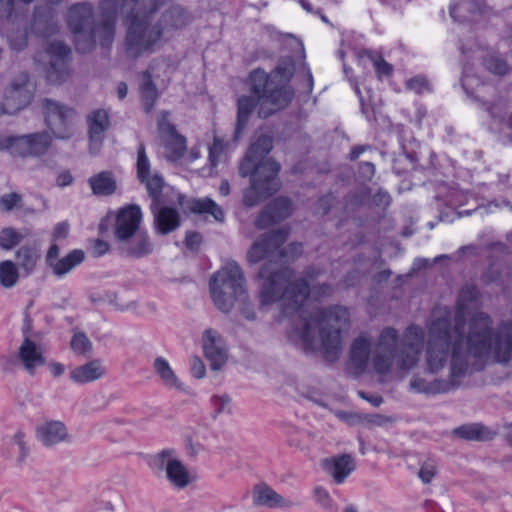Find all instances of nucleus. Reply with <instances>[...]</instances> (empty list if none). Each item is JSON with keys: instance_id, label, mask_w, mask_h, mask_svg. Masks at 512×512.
Returning a JSON list of instances; mask_svg holds the SVG:
<instances>
[{"instance_id": "f257e3e1", "label": "nucleus", "mask_w": 512, "mask_h": 512, "mask_svg": "<svg viewBox=\"0 0 512 512\" xmlns=\"http://www.w3.org/2000/svg\"><path fill=\"white\" fill-rule=\"evenodd\" d=\"M492 324L488 314L478 312L470 319L465 337L466 318L463 310H457L453 319L449 313L433 319L428 327L426 349L430 371L440 370L449 356L454 379L481 370L482 365L476 366V363L491 353L497 362H509L512 359V321L502 322L496 331Z\"/></svg>"}, {"instance_id": "f03ea898", "label": "nucleus", "mask_w": 512, "mask_h": 512, "mask_svg": "<svg viewBox=\"0 0 512 512\" xmlns=\"http://www.w3.org/2000/svg\"><path fill=\"white\" fill-rule=\"evenodd\" d=\"M316 275L317 273L308 268L304 277L294 279L295 271L291 267L276 261H266L258 272V278L262 281L259 288V301L262 307L281 301V316H296L301 321V325H296L294 330L306 352L316 350L315 329L317 328L324 357L332 362L339 357L341 331L348 324L349 311L335 305L317 309L309 317L307 316L304 304L311 293L308 278L313 279Z\"/></svg>"}, {"instance_id": "7ed1b4c3", "label": "nucleus", "mask_w": 512, "mask_h": 512, "mask_svg": "<svg viewBox=\"0 0 512 512\" xmlns=\"http://www.w3.org/2000/svg\"><path fill=\"white\" fill-rule=\"evenodd\" d=\"M250 92L237 99V117L233 139L237 141L246 129L248 122L258 106L259 118L266 119L287 107L294 98L291 86L279 85L261 69L253 70L249 75Z\"/></svg>"}, {"instance_id": "20e7f679", "label": "nucleus", "mask_w": 512, "mask_h": 512, "mask_svg": "<svg viewBox=\"0 0 512 512\" xmlns=\"http://www.w3.org/2000/svg\"><path fill=\"white\" fill-rule=\"evenodd\" d=\"M143 11L130 7V54L134 51L138 56L152 52L153 46L160 40L164 31L182 29L192 21L191 14L180 5H172L166 9L157 23L152 24L155 13L164 5L151 11L145 4Z\"/></svg>"}, {"instance_id": "39448f33", "label": "nucleus", "mask_w": 512, "mask_h": 512, "mask_svg": "<svg viewBox=\"0 0 512 512\" xmlns=\"http://www.w3.org/2000/svg\"><path fill=\"white\" fill-rule=\"evenodd\" d=\"M149 198L153 227L159 235H168L180 227L181 216L175 205L195 214L209 213L218 222H223L225 218L224 211L212 199H189L174 187L166 188Z\"/></svg>"}, {"instance_id": "423d86ee", "label": "nucleus", "mask_w": 512, "mask_h": 512, "mask_svg": "<svg viewBox=\"0 0 512 512\" xmlns=\"http://www.w3.org/2000/svg\"><path fill=\"white\" fill-rule=\"evenodd\" d=\"M423 342V330L417 325H410L406 329L400 345L396 329H383L372 358L374 371L380 375L386 374L393 364L403 371L411 369L419 360Z\"/></svg>"}, {"instance_id": "0eeeda50", "label": "nucleus", "mask_w": 512, "mask_h": 512, "mask_svg": "<svg viewBox=\"0 0 512 512\" xmlns=\"http://www.w3.org/2000/svg\"><path fill=\"white\" fill-rule=\"evenodd\" d=\"M209 291L217 309L229 313L235 301L245 294L241 267L235 261L228 262L210 278Z\"/></svg>"}, {"instance_id": "6e6552de", "label": "nucleus", "mask_w": 512, "mask_h": 512, "mask_svg": "<svg viewBox=\"0 0 512 512\" xmlns=\"http://www.w3.org/2000/svg\"><path fill=\"white\" fill-rule=\"evenodd\" d=\"M67 24L74 36L75 48L80 53L92 51L96 43L103 47L102 33L94 20L92 4L82 2L72 5L67 14Z\"/></svg>"}, {"instance_id": "1a4fd4ad", "label": "nucleus", "mask_w": 512, "mask_h": 512, "mask_svg": "<svg viewBox=\"0 0 512 512\" xmlns=\"http://www.w3.org/2000/svg\"><path fill=\"white\" fill-rule=\"evenodd\" d=\"M287 237L288 232L283 228L264 233L249 249L247 260L255 264L277 251L279 256L283 258L299 256L302 253V245L300 243H291L287 248L280 250Z\"/></svg>"}, {"instance_id": "9d476101", "label": "nucleus", "mask_w": 512, "mask_h": 512, "mask_svg": "<svg viewBox=\"0 0 512 512\" xmlns=\"http://www.w3.org/2000/svg\"><path fill=\"white\" fill-rule=\"evenodd\" d=\"M41 109L45 123L55 138L68 140L73 136L77 114L74 108L51 98H43Z\"/></svg>"}, {"instance_id": "9b49d317", "label": "nucleus", "mask_w": 512, "mask_h": 512, "mask_svg": "<svg viewBox=\"0 0 512 512\" xmlns=\"http://www.w3.org/2000/svg\"><path fill=\"white\" fill-rule=\"evenodd\" d=\"M151 465L158 471H164L166 479L176 489H185L195 480L173 448H165L156 453L151 459Z\"/></svg>"}, {"instance_id": "f8f14e48", "label": "nucleus", "mask_w": 512, "mask_h": 512, "mask_svg": "<svg viewBox=\"0 0 512 512\" xmlns=\"http://www.w3.org/2000/svg\"><path fill=\"white\" fill-rule=\"evenodd\" d=\"M169 117V111H162L157 121V129L161 144L167 151L168 159L175 161L185 154L186 138L178 133L176 126L170 122Z\"/></svg>"}, {"instance_id": "ddd939ff", "label": "nucleus", "mask_w": 512, "mask_h": 512, "mask_svg": "<svg viewBox=\"0 0 512 512\" xmlns=\"http://www.w3.org/2000/svg\"><path fill=\"white\" fill-rule=\"evenodd\" d=\"M136 177L144 185L148 197L171 187L166 184L159 171H152L151 162L143 143H140L137 149Z\"/></svg>"}, {"instance_id": "4468645a", "label": "nucleus", "mask_w": 512, "mask_h": 512, "mask_svg": "<svg viewBox=\"0 0 512 512\" xmlns=\"http://www.w3.org/2000/svg\"><path fill=\"white\" fill-rule=\"evenodd\" d=\"M142 211L139 205L130 204V256L137 258L151 254L153 244L146 230H140Z\"/></svg>"}, {"instance_id": "2eb2a0df", "label": "nucleus", "mask_w": 512, "mask_h": 512, "mask_svg": "<svg viewBox=\"0 0 512 512\" xmlns=\"http://www.w3.org/2000/svg\"><path fill=\"white\" fill-rule=\"evenodd\" d=\"M281 165L273 158H268L266 161H260L251 152L247 151L246 156L239 166V174L242 177H251V181L258 179L278 180V173Z\"/></svg>"}, {"instance_id": "dca6fc26", "label": "nucleus", "mask_w": 512, "mask_h": 512, "mask_svg": "<svg viewBox=\"0 0 512 512\" xmlns=\"http://www.w3.org/2000/svg\"><path fill=\"white\" fill-rule=\"evenodd\" d=\"M281 165L273 158H268L266 161H260L251 152L247 151L246 156L239 166V174L242 177H251V181L258 179L278 180V173Z\"/></svg>"}, {"instance_id": "f3484780", "label": "nucleus", "mask_w": 512, "mask_h": 512, "mask_svg": "<svg viewBox=\"0 0 512 512\" xmlns=\"http://www.w3.org/2000/svg\"><path fill=\"white\" fill-rule=\"evenodd\" d=\"M29 75L26 72L18 74L5 92V106L9 113L22 110L30 104L32 93L28 88Z\"/></svg>"}, {"instance_id": "a211bd4d", "label": "nucleus", "mask_w": 512, "mask_h": 512, "mask_svg": "<svg viewBox=\"0 0 512 512\" xmlns=\"http://www.w3.org/2000/svg\"><path fill=\"white\" fill-rule=\"evenodd\" d=\"M292 213V202L286 197H277L268 203L258 215L255 226L258 229H266L277 224Z\"/></svg>"}, {"instance_id": "6ab92c4d", "label": "nucleus", "mask_w": 512, "mask_h": 512, "mask_svg": "<svg viewBox=\"0 0 512 512\" xmlns=\"http://www.w3.org/2000/svg\"><path fill=\"white\" fill-rule=\"evenodd\" d=\"M18 144V157H40L50 149L52 136L47 131L20 135Z\"/></svg>"}, {"instance_id": "aec40b11", "label": "nucleus", "mask_w": 512, "mask_h": 512, "mask_svg": "<svg viewBox=\"0 0 512 512\" xmlns=\"http://www.w3.org/2000/svg\"><path fill=\"white\" fill-rule=\"evenodd\" d=\"M203 351L210 367L219 370L227 360V349L223 337L217 331L209 328L203 332Z\"/></svg>"}, {"instance_id": "412c9836", "label": "nucleus", "mask_w": 512, "mask_h": 512, "mask_svg": "<svg viewBox=\"0 0 512 512\" xmlns=\"http://www.w3.org/2000/svg\"><path fill=\"white\" fill-rule=\"evenodd\" d=\"M120 7L119 0H101L98 5L100 16L98 24L102 33V39L104 40L103 47L110 46L113 41L115 24Z\"/></svg>"}, {"instance_id": "4be33fe9", "label": "nucleus", "mask_w": 512, "mask_h": 512, "mask_svg": "<svg viewBox=\"0 0 512 512\" xmlns=\"http://www.w3.org/2000/svg\"><path fill=\"white\" fill-rule=\"evenodd\" d=\"M88 126V136L90 150L97 152L105 138V133L110 127L108 111L105 109H96L91 111L86 118Z\"/></svg>"}, {"instance_id": "5701e85b", "label": "nucleus", "mask_w": 512, "mask_h": 512, "mask_svg": "<svg viewBox=\"0 0 512 512\" xmlns=\"http://www.w3.org/2000/svg\"><path fill=\"white\" fill-rule=\"evenodd\" d=\"M110 231L117 240L128 239V205L122 206L117 212H108L101 220L99 232L104 235Z\"/></svg>"}, {"instance_id": "b1692460", "label": "nucleus", "mask_w": 512, "mask_h": 512, "mask_svg": "<svg viewBox=\"0 0 512 512\" xmlns=\"http://www.w3.org/2000/svg\"><path fill=\"white\" fill-rule=\"evenodd\" d=\"M47 52L55 58V61H52L47 69V79L50 82L64 80V59L71 53L70 48L62 41H52L48 45Z\"/></svg>"}, {"instance_id": "393cba45", "label": "nucleus", "mask_w": 512, "mask_h": 512, "mask_svg": "<svg viewBox=\"0 0 512 512\" xmlns=\"http://www.w3.org/2000/svg\"><path fill=\"white\" fill-rule=\"evenodd\" d=\"M279 189V181L275 179H258L251 181V186L243 195V202L246 206L252 207L260 201L276 193Z\"/></svg>"}, {"instance_id": "a878e982", "label": "nucleus", "mask_w": 512, "mask_h": 512, "mask_svg": "<svg viewBox=\"0 0 512 512\" xmlns=\"http://www.w3.org/2000/svg\"><path fill=\"white\" fill-rule=\"evenodd\" d=\"M67 436V428L61 421H46L36 428L37 439L47 447L64 441Z\"/></svg>"}, {"instance_id": "bb28decb", "label": "nucleus", "mask_w": 512, "mask_h": 512, "mask_svg": "<svg viewBox=\"0 0 512 512\" xmlns=\"http://www.w3.org/2000/svg\"><path fill=\"white\" fill-rule=\"evenodd\" d=\"M31 28L41 37H48L55 33L56 24L51 6L45 5L35 7Z\"/></svg>"}, {"instance_id": "cd10ccee", "label": "nucleus", "mask_w": 512, "mask_h": 512, "mask_svg": "<svg viewBox=\"0 0 512 512\" xmlns=\"http://www.w3.org/2000/svg\"><path fill=\"white\" fill-rule=\"evenodd\" d=\"M325 466L334 481L341 484L355 470V461L349 454L325 459Z\"/></svg>"}, {"instance_id": "c85d7f7f", "label": "nucleus", "mask_w": 512, "mask_h": 512, "mask_svg": "<svg viewBox=\"0 0 512 512\" xmlns=\"http://www.w3.org/2000/svg\"><path fill=\"white\" fill-rule=\"evenodd\" d=\"M253 501L256 505L266 506L269 508L275 507H291L293 503L283 498L275 490L266 484H259L254 487Z\"/></svg>"}, {"instance_id": "c756f323", "label": "nucleus", "mask_w": 512, "mask_h": 512, "mask_svg": "<svg viewBox=\"0 0 512 512\" xmlns=\"http://www.w3.org/2000/svg\"><path fill=\"white\" fill-rule=\"evenodd\" d=\"M497 432L481 423H468L452 430V435L467 441H489Z\"/></svg>"}, {"instance_id": "7c9ffc66", "label": "nucleus", "mask_w": 512, "mask_h": 512, "mask_svg": "<svg viewBox=\"0 0 512 512\" xmlns=\"http://www.w3.org/2000/svg\"><path fill=\"white\" fill-rule=\"evenodd\" d=\"M18 355L24 368L31 374L34 372L36 367L44 364V358L39 347L29 338V336H25L21 346L19 347Z\"/></svg>"}, {"instance_id": "2f4dec72", "label": "nucleus", "mask_w": 512, "mask_h": 512, "mask_svg": "<svg viewBox=\"0 0 512 512\" xmlns=\"http://www.w3.org/2000/svg\"><path fill=\"white\" fill-rule=\"evenodd\" d=\"M371 344L365 337H358L354 340L350 351V364L356 373H362L368 364Z\"/></svg>"}, {"instance_id": "473e14b6", "label": "nucleus", "mask_w": 512, "mask_h": 512, "mask_svg": "<svg viewBox=\"0 0 512 512\" xmlns=\"http://www.w3.org/2000/svg\"><path fill=\"white\" fill-rule=\"evenodd\" d=\"M139 93L144 111L146 113L151 112L159 98V92L148 70L142 73V82L139 87Z\"/></svg>"}, {"instance_id": "72a5a7b5", "label": "nucleus", "mask_w": 512, "mask_h": 512, "mask_svg": "<svg viewBox=\"0 0 512 512\" xmlns=\"http://www.w3.org/2000/svg\"><path fill=\"white\" fill-rule=\"evenodd\" d=\"M16 266L24 271L26 276L30 275L40 259L39 250L32 245H23L15 253Z\"/></svg>"}, {"instance_id": "f704fd0d", "label": "nucleus", "mask_w": 512, "mask_h": 512, "mask_svg": "<svg viewBox=\"0 0 512 512\" xmlns=\"http://www.w3.org/2000/svg\"><path fill=\"white\" fill-rule=\"evenodd\" d=\"M106 372L105 367L99 360H93L89 363L75 368L71 373V378L76 382H92L99 379Z\"/></svg>"}, {"instance_id": "c9c22d12", "label": "nucleus", "mask_w": 512, "mask_h": 512, "mask_svg": "<svg viewBox=\"0 0 512 512\" xmlns=\"http://www.w3.org/2000/svg\"><path fill=\"white\" fill-rule=\"evenodd\" d=\"M85 259V253L81 249H74L65 257L58 259L52 264V271L57 277H62L69 273L76 266L81 264Z\"/></svg>"}, {"instance_id": "e433bc0d", "label": "nucleus", "mask_w": 512, "mask_h": 512, "mask_svg": "<svg viewBox=\"0 0 512 512\" xmlns=\"http://www.w3.org/2000/svg\"><path fill=\"white\" fill-rule=\"evenodd\" d=\"M89 184L93 194L97 196L112 195L117 187L116 181L108 171H103L90 177Z\"/></svg>"}, {"instance_id": "4c0bfd02", "label": "nucleus", "mask_w": 512, "mask_h": 512, "mask_svg": "<svg viewBox=\"0 0 512 512\" xmlns=\"http://www.w3.org/2000/svg\"><path fill=\"white\" fill-rule=\"evenodd\" d=\"M295 72V62L291 56L281 57L273 73L269 76L279 85H287Z\"/></svg>"}, {"instance_id": "58836bf2", "label": "nucleus", "mask_w": 512, "mask_h": 512, "mask_svg": "<svg viewBox=\"0 0 512 512\" xmlns=\"http://www.w3.org/2000/svg\"><path fill=\"white\" fill-rule=\"evenodd\" d=\"M273 148V138L269 135L262 134L250 145L248 151L260 161H266L267 155Z\"/></svg>"}, {"instance_id": "ea45409f", "label": "nucleus", "mask_w": 512, "mask_h": 512, "mask_svg": "<svg viewBox=\"0 0 512 512\" xmlns=\"http://www.w3.org/2000/svg\"><path fill=\"white\" fill-rule=\"evenodd\" d=\"M19 278L18 267L11 260L0 263V284L5 288L13 287Z\"/></svg>"}, {"instance_id": "a19ab883", "label": "nucleus", "mask_w": 512, "mask_h": 512, "mask_svg": "<svg viewBox=\"0 0 512 512\" xmlns=\"http://www.w3.org/2000/svg\"><path fill=\"white\" fill-rule=\"evenodd\" d=\"M397 418L395 416L383 415L379 413H362L361 423L369 429L375 427H386L395 423Z\"/></svg>"}, {"instance_id": "79ce46f5", "label": "nucleus", "mask_w": 512, "mask_h": 512, "mask_svg": "<svg viewBox=\"0 0 512 512\" xmlns=\"http://www.w3.org/2000/svg\"><path fill=\"white\" fill-rule=\"evenodd\" d=\"M367 56L373 64L378 78L389 77L393 73V66L385 61L382 56L374 54L371 51L364 50L360 54Z\"/></svg>"}, {"instance_id": "37998d69", "label": "nucleus", "mask_w": 512, "mask_h": 512, "mask_svg": "<svg viewBox=\"0 0 512 512\" xmlns=\"http://www.w3.org/2000/svg\"><path fill=\"white\" fill-rule=\"evenodd\" d=\"M153 368L162 381L167 384L176 383V375L165 358L161 356L156 357L153 363Z\"/></svg>"}, {"instance_id": "c03bdc74", "label": "nucleus", "mask_w": 512, "mask_h": 512, "mask_svg": "<svg viewBox=\"0 0 512 512\" xmlns=\"http://www.w3.org/2000/svg\"><path fill=\"white\" fill-rule=\"evenodd\" d=\"M24 236L16 229L8 227L0 231V248L4 250H11L17 246Z\"/></svg>"}, {"instance_id": "a18cd8bd", "label": "nucleus", "mask_w": 512, "mask_h": 512, "mask_svg": "<svg viewBox=\"0 0 512 512\" xmlns=\"http://www.w3.org/2000/svg\"><path fill=\"white\" fill-rule=\"evenodd\" d=\"M486 68L493 74L504 76L509 73L510 66L507 61L496 55H491L485 59Z\"/></svg>"}, {"instance_id": "49530a36", "label": "nucleus", "mask_w": 512, "mask_h": 512, "mask_svg": "<svg viewBox=\"0 0 512 512\" xmlns=\"http://www.w3.org/2000/svg\"><path fill=\"white\" fill-rule=\"evenodd\" d=\"M463 10H467L471 13H477V12L481 11V5L479 2H477L475 0L462 1L459 4L450 6V16L455 21H460V22L465 21L466 17H461V16H458V14H457L458 11H463Z\"/></svg>"}, {"instance_id": "de8ad7c7", "label": "nucleus", "mask_w": 512, "mask_h": 512, "mask_svg": "<svg viewBox=\"0 0 512 512\" xmlns=\"http://www.w3.org/2000/svg\"><path fill=\"white\" fill-rule=\"evenodd\" d=\"M226 146H227V143L224 142L223 139H221L218 136L214 137L212 145L209 146V156H208V160H209L210 166L212 168L216 167L217 164L219 163L220 158L223 155Z\"/></svg>"}, {"instance_id": "09e8293b", "label": "nucleus", "mask_w": 512, "mask_h": 512, "mask_svg": "<svg viewBox=\"0 0 512 512\" xmlns=\"http://www.w3.org/2000/svg\"><path fill=\"white\" fill-rule=\"evenodd\" d=\"M314 499L317 504H319L322 508L335 512L336 505L329 495L328 491L324 488L318 486L314 488Z\"/></svg>"}, {"instance_id": "8fccbe9b", "label": "nucleus", "mask_w": 512, "mask_h": 512, "mask_svg": "<svg viewBox=\"0 0 512 512\" xmlns=\"http://www.w3.org/2000/svg\"><path fill=\"white\" fill-rule=\"evenodd\" d=\"M32 0H0V14L9 18L16 13L22 6L31 3Z\"/></svg>"}, {"instance_id": "3c124183", "label": "nucleus", "mask_w": 512, "mask_h": 512, "mask_svg": "<svg viewBox=\"0 0 512 512\" xmlns=\"http://www.w3.org/2000/svg\"><path fill=\"white\" fill-rule=\"evenodd\" d=\"M71 348L78 354H85L92 348V343L83 332L75 333L71 340Z\"/></svg>"}, {"instance_id": "603ef678", "label": "nucleus", "mask_w": 512, "mask_h": 512, "mask_svg": "<svg viewBox=\"0 0 512 512\" xmlns=\"http://www.w3.org/2000/svg\"><path fill=\"white\" fill-rule=\"evenodd\" d=\"M211 404L214 409L213 417L223 412H230L231 410V398L227 394L214 395L211 398Z\"/></svg>"}, {"instance_id": "864d4df0", "label": "nucleus", "mask_w": 512, "mask_h": 512, "mask_svg": "<svg viewBox=\"0 0 512 512\" xmlns=\"http://www.w3.org/2000/svg\"><path fill=\"white\" fill-rule=\"evenodd\" d=\"M453 387L454 386H409V391L413 394L434 396L449 393Z\"/></svg>"}, {"instance_id": "5fc2aeb1", "label": "nucleus", "mask_w": 512, "mask_h": 512, "mask_svg": "<svg viewBox=\"0 0 512 512\" xmlns=\"http://www.w3.org/2000/svg\"><path fill=\"white\" fill-rule=\"evenodd\" d=\"M479 102L480 107L484 109L488 115L494 120H500L503 122L504 107L498 102H487L479 98H475Z\"/></svg>"}, {"instance_id": "6e6d98bb", "label": "nucleus", "mask_w": 512, "mask_h": 512, "mask_svg": "<svg viewBox=\"0 0 512 512\" xmlns=\"http://www.w3.org/2000/svg\"><path fill=\"white\" fill-rule=\"evenodd\" d=\"M407 89L417 94H423L431 91V86L426 77L422 75L415 76L406 82Z\"/></svg>"}, {"instance_id": "4d7b16f0", "label": "nucleus", "mask_w": 512, "mask_h": 512, "mask_svg": "<svg viewBox=\"0 0 512 512\" xmlns=\"http://www.w3.org/2000/svg\"><path fill=\"white\" fill-rule=\"evenodd\" d=\"M436 468L437 467L434 461L424 462L418 472V476L421 481L425 484L430 483L436 475Z\"/></svg>"}, {"instance_id": "13d9d810", "label": "nucleus", "mask_w": 512, "mask_h": 512, "mask_svg": "<svg viewBox=\"0 0 512 512\" xmlns=\"http://www.w3.org/2000/svg\"><path fill=\"white\" fill-rule=\"evenodd\" d=\"M334 415L341 421L348 425L355 426L360 425L362 413L348 412L342 410H331Z\"/></svg>"}, {"instance_id": "bf43d9fd", "label": "nucleus", "mask_w": 512, "mask_h": 512, "mask_svg": "<svg viewBox=\"0 0 512 512\" xmlns=\"http://www.w3.org/2000/svg\"><path fill=\"white\" fill-rule=\"evenodd\" d=\"M13 440L19 449V456L17 461L19 463H22L27 458L30 451L29 446L27 445V442L25 440V434L22 431H18L13 436Z\"/></svg>"}, {"instance_id": "052dcab7", "label": "nucleus", "mask_w": 512, "mask_h": 512, "mask_svg": "<svg viewBox=\"0 0 512 512\" xmlns=\"http://www.w3.org/2000/svg\"><path fill=\"white\" fill-rule=\"evenodd\" d=\"M21 200H22V197L18 193L13 192V193L4 194L0 198V207L4 211H11L21 202Z\"/></svg>"}, {"instance_id": "680f3d73", "label": "nucleus", "mask_w": 512, "mask_h": 512, "mask_svg": "<svg viewBox=\"0 0 512 512\" xmlns=\"http://www.w3.org/2000/svg\"><path fill=\"white\" fill-rule=\"evenodd\" d=\"M18 145V136L0 137V150H6L14 157H18Z\"/></svg>"}, {"instance_id": "e2e57ef3", "label": "nucleus", "mask_w": 512, "mask_h": 512, "mask_svg": "<svg viewBox=\"0 0 512 512\" xmlns=\"http://www.w3.org/2000/svg\"><path fill=\"white\" fill-rule=\"evenodd\" d=\"M479 291L475 285H466L460 291V300L467 303L475 302L478 299Z\"/></svg>"}, {"instance_id": "0e129e2a", "label": "nucleus", "mask_w": 512, "mask_h": 512, "mask_svg": "<svg viewBox=\"0 0 512 512\" xmlns=\"http://www.w3.org/2000/svg\"><path fill=\"white\" fill-rule=\"evenodd\" d=\"M190 370L195 379H201L206 371L203 361L197 356L190 359Z\"/></svg>"}, {"instance_id": "69168bd1", "label": "nucleus", "mask_w": 512, "mask_h": 512, "mask_svg": "<svg viewBox=\"0 0 512 512\" xmlns=\"http://www.w3.org/2000/svg\"><path fill=\"white\" fill-rule=\"evenodd\" d=\"M358 174L363 180L370 181L375 175V165L368 161L359 163Z\"/></svg>"}, {"instance_id": "338daca9", "label": "nucleus", "mask_w": 512, "mask_h": 512, "mask_svg": "<svg viewBox=\"0 0 512 512\" xmlns=\"http://www.w3.org/2000/svg\"><path fill=\"white\" fill-rule=\"evenodd\" d=\"M27 35L24 32H17L10 37V46L13 50L21 51L27 46Z\"/></svg>"}, {"instance_id": "774afa93", "label": "nucleus", "mask_w": 512, "mask_h": 512, "mask_svg": "<svg viewBox=\"0 0 512 512\" xmlns=\"http://www.w3.org/2000/svg\"><path fill=\"white\" fill-rule=\"evenodd\" d=\"M109 250V244L101 239H94L91 242V254L94 257H100Z\"/></svg>"}]
</instances>
